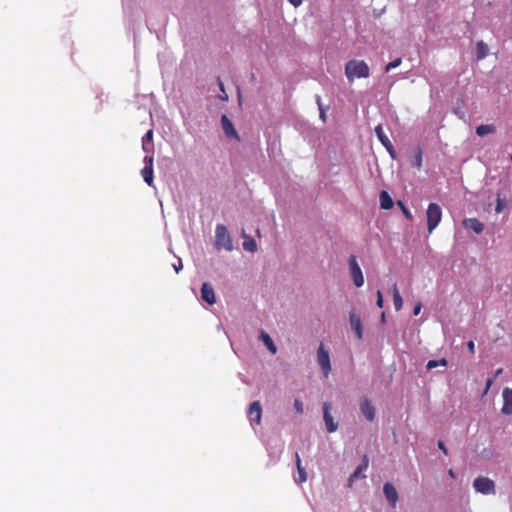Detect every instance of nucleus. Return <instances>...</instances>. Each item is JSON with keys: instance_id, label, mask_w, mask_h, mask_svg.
Segmentation results:
<instances>
[{"instance_id": "f3484780", "label": "nucleus", "mask_w": 512, "mask_h": 512, "mask_svg": "<svg viewBox=\"0 0 512 512\" xmlns=\"http://www.w3.org/2000/svg\"><path fill=\"white\" fill-rule=\"evenodd\" d=\"M379 198H380L381 209L389 210L393 207V205H394L393 200L387 191H385V190L381 191Z\"/></svg>"}, {"instance_id": "cd10ccee", "label": "nucleus", "mask_w": 512, "mask_h": 512, "mask_svg": "<svg viewBox=\"0 0 512 512\" xmlns=\"http://www.w3.org/2000/svg\"><path fill=\"white\" fill-rule=\"evenodd\" d=\"M412 165L416 166L417 168L422 166V150L420 148H418L416 151Z\"/></svg>"}, {"instance_id": "6ab92c4d", "label": "nucleus", "mask_w": 512, "mask_h": 512, "mask_svg": "<svg viewBox=\"0 0 512 512\" xmlns=\"http://www.w3.org/2000/svg\"><path fill=\"white\" fill-rule=\"evenodd\" d=\"M392 292H393V302H394L395 310L400 311L403 307V299L399 293L396 283H394L392 285Z\"/></svg>"}, {"instance_id": "f03ea898", "label": "nucleus", "mask_w": 512, "mask_h": 512, "mask_svg": "<svg viewBox=\"0 0 512 512\" xmlns=\"http://www.w3.org/2000/svg\"><path fill=\"white\" fill-rule=\"evenodd\" d=\"M215 248L231 251L233 249L232 239L228 229L223 224H218L215 229Z\"/></svg>"}, {"instance_id": "4be33fe9", "label": "nucleus", "mask_w": 512, "mask_h": 512, "mask_svg": "<svg viewBox=\"0 0 512 512\" xmlns=\"http://www.w3.org/2000/svg\"><path fill=\"white\" fill-rule=\"evenodd\" d=\"M375 133L378 137V140L381 142V144L383 146H387V144L390 145L391 141L389 140L388 136L384 133L383 127L381 124H379L375 127Z\"/></svg>"}, {"instance_id": "c756f323", "label": "nucleus", "mask_w": 512, "mask_h": 512, "mask_svg": "<svg viewBox=\"0 0 512 512\" xmlns=\"http://www.w3.org/2000/svg\"><path fill=\"white\" fill-rule=\"evenodd\" d=\"M402 60L401 58H397L391 62H389L386 66H385V71L386 72H389L391 69H394L396 67H398L400 64H401Z\"/></svg>"}, {"instance_id": "f8f14e48", "label": "nucleus", "mask_w": 512, "mask_h": 512, "mask_svg": "<svg viewBox=\"0 0 512 512\" xmlns=\"http://www.w3.org/2000/svg\"><path fill=\"white\" fill-rule=\"evenodd\" d=\"M201 297L209 305H213L216 303L215 292L211 284L206 282L202 284Z\"/></svg>"}, {"instance_id": "0eeeda50", "label": "nucleus", "mask_w": 512, "mask_h": 512, "mask_svg": "<svg viewBox=\"0 0 512 512\" xmlns=\"http://www.w3.org/2000/svg\"><path fill=\"white\" fill-rule=\"evenodd\" d=\"M153 161H154V158L152 155L145 156V158H144L145 166L141 170V175H142L144 181L149 186H153Z\"/></svg>"}, {"instance_id": "c03bdc74", "label": "nucleus", "mask_w": 512, "mask_h": 512, "mask_svg": "<svg viewBox=\"0 0 512 512\" xmlns=\"http://www.w3.org/2000/svg\"><path fill=\"white\" fill-rule=\"evenodd\" d=\"M448 474L450 477H454V471L452 469H449Z\"/></svg>"}, {"instance_id": "aec40b11", "label": "nucleus", "mask_w": 512, "mask_h": 512, "mask_svg": "<svg viewBox=\"0 0 512 512\" xmlns=\"http://www.w3.org/2000/svg\"><path fill=\"white\" fill-rule=\"evenodd\" d=\"M296 466L298 471V482L304 483L307 480V473L305 468L302 466L301 459L298 453H296Z\"/></svg>"}, {"instance_id": "2f4dec72", "label": "nucleus", "mask_w": 512, "mask_h": 512, "mask_svg": "<svg viewBox=\"0 0 512 512\" xmlns=\"http://www.w3.org/2000/svg\"><path fill=\"white\" fill-rule=\"evenodd\" d=\"M217 82H218V86H219L221 92L223 93V95H220V98L222 100H227L228 96H227V94L225 92V89H224V83L222 82V80L220 78L217 79Z\"/></svg>"}, {"instance_id": "49530a36", "label": "nucleus", "mask_w": 512, "mask_h": 512, "mask_svg": "<svg viewBox=\"0 0 512 512\" xmlns=\"http://www.w3.org/2000/svg\"><path fill=\"white\" fill-rule=\"evenodd\" d=\"M510 159L512 160V155L510 156Z\"/></svg>"}, {"instance_id": "423d86ee", "label": "nucleus", "mask_w": 512, "mask_h": 512, "mask_svg": "<svg viewBox=\"0 0 512 512\" xmlns=\"http://www.w3.org/2000/svg\"><path fill=\"white\" fill-rule=\"evenodd\" d=\"M473 486L479 493L488 495L495 493V483L487 477H478L474 480Z\"/></svg>"}, {"instance_id": "58836bf2", "label": "nucleus", "mask_w": 512, "mask_h": 512, "mask_svg": "<svg viewBox=\"0 0 512 512\" xmlns=\"http://www.w3.org/2000/svg\"><path fill=\"white\" fill-rule=\"evenodd\" d=\"M174 270L176 273H178L182 269V262L179 259L177 264H173Z\"/></svg>"}, {"instance_id": "dca6fc26", "label": "nucleus", "mask_w": 512, "mask_h": 512, "mask_svg": "<svg viewBox=\"0 0 512 512\" xmlns=\"http://www.w3.org/2000/svg\"><path fill=\"white\" fill-rule=\"evenodd\" d=\"M503 407L502 413L505 415H512V389L505 388L503 390Z\"/></svg>"}, {"instance_id": "473e14b6", "label": "nucleus", "mask_w": 512, "mask_h": 512, "mask_svg": "<svg viewBox=\"0 0 512 512\" xmlns=\"http://www.w3.org/2000/svg\"><path fill=\"white\" fill-rule=\"evenodd\" d=\"M294 408H295L297 413H299V414L303 413V403H302V401L299 400V399H295V401H294Z\"/></svg>"}, {"instance_id": "2eb2a0df", "label": "nucleus", "mask_w": 512, "mask_h": 512, "mask_svg": "<svg viewBox=\"0 0 512 512\" xmlns=\"http://www.w3.org/2000/svg\"><path fill=\"white\" fill-rule=\"evenodd\" d=\"M462 225L466 229L473 230L476 234H480L484 230V225L477 218H465Z\"/></svg>"}, {"instance_id": "e433bc0d", "label": "nucleus", "mask_w": 512, "mask_h": 512, "mask_svg": "<svg viewBox=\"0 0 512 512\" xmlns=\"http://www.w3.org/2000/svg\"><path fill=\"white\" fill-rule=\"evenodd\" d=\"M493 384V379L492 378H488L487 381H486V387H485V391H484V394H486L490 387L492 386Z\"/></svg>"}, {"instance_id": "39448f33", "label": "nucleus", "mask_w": 512, "mask_h": 512, "mask_svg": "<svg viewBox=\"0 0 512 512\" xmlns=\"http://www.w3.org/2000/svg\"><path fill=\"white\" fill-rule=\"evenodd\" d=\"M317 361L320 368L322 369L324 376L328 377L331 372L330 356L329 352L325 350L322 343L319 345L317 350Z\"/></svg>"}, {"instance_id": "f704fd0d", "label": "nucleus", "mask_w": 512, "mask_h": 512, "mask_svg": "<svg viewBox=\"0 0 512 512\" xmlns=\"http://www.w3.org/2000/svg\"><path fill=\"white\" fill-rule=\"evenodd\" d=\"M386 148V150L388 151V153L390 154V156L395 159L396 158V152H395V149H394V146L393 144L390 142V145L387 144V146H384Z\"/></svg>"}, {"instance_id": "6e6552de", "label": "nucleus", "mask_w": 512, "mask_h": 512, "mask_svg": "<svg viewBox=\"0 0 512 512\" xmlns=\"http://www.w3.org/2000/svg\"><path fill=\"white\" fill-rule=\"evenodd\" d=\"M247 415L251 423L257 425L261 423L262 408L259 401H254L250 404Z\"/></svg>"}, {"instance_id": "5701e85b", "label": "nucleus", "mask_w": 512, "mask_h": 512, "mask_svg": "<svg viewBox=\"0 0 512 512\" xmlns=\"http://www.w3.org/2000/svg\"><path fill=\"white\" fill-rule=\"evenodd\" d=\"M495 132V126L494 125H480L476 128V134L480 137H483L487 134H491Z\"/></svg>"}, {"instance_id": "79ce46f5", "label": "nucleus", "mask_w": 512, "mask_h": 512, "mask_svg": "<svg viewBox=\"0 0 512 512\" xmlns=\"http://www.w3.org/2000/svg\"><path fill=\"white\" fill-rule=\"evenodd\" d=\"M318 104H320V98H318ZM319 108H320V117L323 119V121H325V118H326L325 111L322 110L321 105H319Z\"/></svg>"}, {"instance_id": "c85d7f7f", "label": "nucleus", "mask_w": 512, "mask_h": 512, "mask_svg": "<svg viewBox=\"0 0 512 512\" xmlns=\"http://www.w3.org/2000/svg\"><path fill=\"white\" fill-rule=\"evenodd\" d=\"M397 205L400 207L402 213L404 214V216L408 220H412L413 219V216H412L411 212L408 210V208L404 205V203L402 201H398Z\"/></svg>"}, {"instance_id": "a18cd8bd", "label": "nucleus", "mask_w": 512, "mask_h": 512, "mask_svg": "<svg viewBox=\"0 0 512 512\" xmlns=\"http://www.w3.org/2000/svg\"><path fill=\"white\" fill-rule=\"evenodd\" d=\"M381 321H382V322H384V321H385V313H384V312L381 314Z\"/></svg>"}, {"instance_id": "a19ab883", "label": "nucleus", "mask_w": 512, "mask_h": 512, "mask_svg": "<svg viewBox=\"0 0 512 512\" xmlns=\"http://www.w3.org/2000/svg\"><path fill=\"white\" fill-rule=\"evenodd\" d=\"M438 448L441 449L444 452V454H446V455L448 454V451L442 441L438 442Z\"/></svg>"}, {"instance_id": "1a4fd4ad", "label": "nucleus", "mask_w": 512, "mask_h": 512, "mask_svg": "<svg viewBox=\"0 0 512 512\" xmlns=\"http://www.w3.org/2000/svg\"><path fill=\"white\" fill-rule=\"evenodd\" d=\"M331 406L329 403L325 402L323 404V419L329 433L335 432L338 428V423H336L330 414Z\"/></svg>"}, {"instance_id": "72a5a7b5", "label": "nucleus", "mask_w": 512, "mask_h": 512, "mask_svg": "<svg viewBox=\"0 0 512 512\" xmlns=\"http://www.w3.org/2000/svg\"><path fill=\"white\" fill-rule=\"evenodd\" d=\"M376 305L379 307V308H382L383 305H384V300H383V295H382V292L380 290L377 291V301H376Z\"/></svg>"}, {"instance_id": "37998d69", "label": "nucleus", "mask_w": 512, "mask_h": 512, "mask_svg": "<svg viewBox=\"0 0 512 512\" xmlns=\"http://www.w3.org/2000/svg\"><path fill=\"white\" fill-rule=\"evenodd\" d=\"M502 372H503L502 368L497 369L495 372V376H499Z\"/></svg>"}, {"instance_id": "20e7f679", "label": "nucleus", "mask_w": 512, "mask_h": 512, "mask_svg": "<svg viewBox=\"0 0 512 512\" xmlns=\"http://www.w3.org/2000/svg\"><path fill=\"white\" fill-rule=\"evenodd\" d=\"M349 269L353 283L356 287H361L364 284V276L362 270L357 262L356 256L351 255L349 257Z\"/></svg>"}, {"instance_id": "c9c22d12", "label": "nucleus", "mask_w": 512, "mask_h": 512, "mask_svg": "<svg viewBox=\"0 0 512 512\" xmlns=\"http://www.w3.org/2000/svg\"><path fill=\"white\" fill-rule=\"evenodd\" d=\"M467 347H468V350L471 354H474L475 353V344H474V341H469L467 343Z\"/></svg>"}, {"instance_id": "7ed1b4c3", "label": "nucleus", "mask_w": 512, "mask_h": 512, "mask_svg": "<svg viewBox=\"0 0 512 512\" xmlns=\"http://www.w3.org/2000/svg\"><path fill=\"white\" fill-rule=\"evenodd\" d=\"M428 232L432 233L442 219L441 207L436 203H430L426 211Z\"/></svg>"}, {"instance_id": "bb28decb", "label": "nucleus", "mask_w": 512, "mask_h": 512, "mask_svg": "<svg viewBox=\"0 0 512 512\" xmlns=\"http://www.w3.org/2000/svg\"><path fill=\"white\" fill-rule=\"evenodd\" d=\"M153 140V131L148 130L145 136L142 139V148L145 152H149L148 144L151 143Z\"/></svg>"}, {"instance_id": "4468645a", "label": "nucleus", "mask_w": 512, "mask_h": 512, "mask_svg": "<svg viewBox=\"0 0 512 512\" xmlns=\"http://www.w3.org/2000/svg\"><path fill=\"white\" fill-rule=\"evenodd\" d=\"M360 409L368 421H373L375 419V408L367 398L364 397L361 399Z\"/></svg>"}, {"instance_id": "f257e3e1", "label": "nucleus", "mask_w": 512, "mask_h": 512, "mask_svg": "<svg viewBox=\"0 0 512 512\" xmlns=\"http://www.w3.org/2000/svg\"><path fill=\"white\" fill-rule=\"evenodd\" d=\"M345 75L352 83L356 78H368L370 68L364 60L352 59L345 64Z\"/></svg>"}, {"instance_id": "a878e982", "label": "nucleus", "mask_w": 512, "mask_h": 512, "mask_svg": "<svg viewBox=\"0 0 512 512\" xmlns=\"http://www.w3.org/2000/svg\"><path fill=\"white\" fill-rule=\"evenodd\" d=\"M243 248L246 251L254 252L257 248L255 240L251 237H246L243 242Z\"/></svg>"}, {"instance_id": "7c9ffc66", "label": "nucleus", "mask_w": 512, "mask_h": 512, "mask_svg": "<svg viewBox=\"0 0 512 512\" xmlns=\"http://www.w3.org/2000/svg\"><path fill=\"white\" fill-rule=\"evenodd\" d=\"M505 206H506L505 201L500 197V194H498L496 208H495L496 213L502 212V210L505 208Z\"/></svg>"}, {"instance_id": "393cba45", "label": "nucleus", "mask_w": 512, "mask_h": 512, "mask_svg": "<svg viewBox=\"0 0 512 512\" xmlns=\"http://www.w3.org/2000/svg\"><path fill=\"white\" fill-rule=\"evenodd\" d=\"M447 364H448L447 359L446 358H441L439 360H429L427 362L426 367H427L428 370H432V369L438 367L439 365L447 366Z\"/></svg>"}, {"instance_id": "412c9836", "label": "nucleus", "mask_w": 512, "mask_h": 512, "mask_svg": "<svg viewBox=\"0 0 512 512\" xmlns=\"http://www.w3.org/2000/svg\"><path fill=\"white\" fill-rule=\"evenodd\" d=\"M260 337H261L262 341L264 342L265 346L267 347V349L272 354H276L277 348L274 345L272 338L267 333H265L263 331L261 332V336Z\"/></svg>"}, {"instance_id": "4c0bfd02", "label": "nucleus", "mask_w": 512, "mask_h": 512, "mask_svg": "<svg viewBox=\"0 0 512 512\" xmlns=\"http://www.w3.org/2000/svg\"><path fill=\"white\" fill-rule=\"evenodd\" d=\"M421 308H422L421 303L416 304V305H415V307H414V309H413V314H414L415 316H417V315L420 313Z\"/></svg>"}, {"instance_id": "9d476101", "label": "nucleus", "mask_w": 512, "mask_h": 512, "mask_svg": "<svg viewBox=\"0 0 512 512\" xmlns=\"http://www.w3.org/2000/svg\"><path fill=\"white\" fill-rule=\"evenodd\" d=\"M349 322L352 330L356 334L357 339L361 340L363 337V327L360 316L354 312H351L349 315Z\"/></svg>"}, {"instance_id": "ddd939ff", "label": "nucleus", "mask_w": 512, "mask_h": 512, "mask_svg": "<svg viewBox=\"0 0 512 512\" xmlns=\"http://www.w3.org/2000/svg\"><path fill=\"white\" fill-rule=\"evenodd\" d=\"M383 492L388 503L394 508L398 502V493L395 487L391 483H385Z\"/></svg>"}, {"instance_id": "ea45409f", "label": "nucleus", "mask_w": 512, "mask_h": 512, "mask_svg": "<svg viewBox=\"0 0 512 512\" xmlns=\"http://www.w3.org/2000/svg\"><path fill=\"white\" fill-rule=\"evenodd\" d=\"M290 4H292L294 7H299L302 4L303 0H288Z\"/></svg>"}, {"instance_id": "b1692460", "label": "nucleus", "mask_w": 512, "mask_h": 512, "mask_svg": "<svg viewBox=\"0 0 512 512\" xmlns=\"http://www.w3.org/2000/svg\"><path fill=\"white\" fill-rule=\"evenodd\" d=\"M476 53L478 59H483L488 54V47L483 41H479L476 45Z\"/></svg>"}, {"instance_id": "9b49d317", "label": "nucleus", "mask_w": 512, "mask_h": 512, "mask_svg": "<svg viewBox=\"0 0 512 512\" xmlns=\"http://www.w3.org/2000/svg\"><path fill=\"white\" fill-rule=\"evenodd\" d=\"M221 125H222V129L227 137H229V138L233 137V138L237 139L238 141H240L239 135H238L237 131L235 130L233 123L226 115H222Z\"/></svg>"}, {"instance_id": "a211bd4d", "label": "nucleus", "mask_w": 512, "mask_h": 512, "mask_svg": "<svg viewBox=\"0 0 512 512\" xmlns=\"http://www.w3.org/2000/svg\"><path fill=\"white\" fill-rule=\"evenodd\" d=\"M368 464H369V460H368V457L365 455V456L363 457V462H362V464H361V465H359V466L357 467V469L354 471V473H353V474L350 476V478H349V485H350V486L352 485V482H353L355 479H357V478L361 477V472H362L363 470H366V469H367Z\"/></svg>"}]
</instances>
